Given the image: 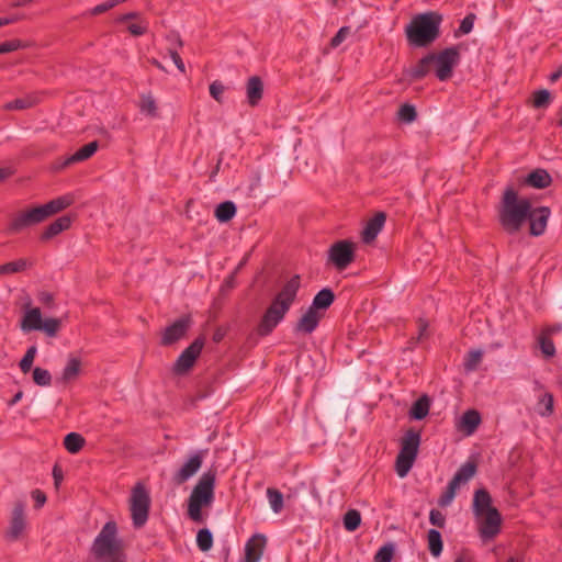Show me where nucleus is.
<instances>
[{"mask_svg":"<svg viewBox=\"0 0 562 562\" xmlns=\"http://www.w3.org/2000/svg\"><path fill=\"white\" fill-rule=\"evenodd\" d=\"M204 346L203 338H196L178 357L173 364V372L177 374L187 373L194 364Z\"/></svg>","mask_w":562,"mask_h":562,"instance_id":"nucleus-13","label":"nucleus"},{"mask_svg":"<svg viewBox=\"0 0 562 562\" xmlns=\"http://www.w3.org/2000/svg\"><path fill=\"white\" fill-rule=\"evenodd\" d=\"M483 358V351L481 349L470 350L463 360V367L465 372H473L477 369Z\"/></svg>","mask_w":562,"mask_h":562,"instance_id":"nucleus-38","label":"nucleus"},{"mask_svg":"<svg viewBox=\"0 0 562 562\" xmlns=\"http://www.w3.org/2000/svg\"><path fill=\"white\" fill-rule=\"evenodd\" d=\"M36 353H37L36 346L29 347L25 355L23 356V358L20 361V369L23 373H27L31 370Z\"/></svg>","mask_w":562,"mask_h":562,"instance_id":"nucleus-48","label":"nucleus"},{"mask_svg":"<svg viewBox=\"0 0 562 562\" xmlns=\"http://www.w3.org/2000/svg\"><path fill=\"white\" fill-rule=\"evenodd\" d=\"M60 319L49 317L43 319L40 330L44 331L48 337H55L60 328Z\"/></svg>","mask_w":562,"mask_h":562,"instance_id":"nucleus-46","label":"nucleus"},{"mask_svg":"<svg viewBox=\"0 0 562 562\" xmlns=\"http://www.w3.org/2000/svg\"><path fill=\"white\" fill-rule=\"evenodd\" d=\"M477 531L483 541L494 539L501 532L502 516L497 509L475 517Z\"/></svg>","mask_w":562,"mask_h":562,"instance_id":"nucleus-12","label":"nucleus"},{"mask_svg":"<svg viewBox=\"0 0 562 562\" xmlns=\"http://www.w3.org/2000/svg\"><path fill=\"white\" fill-rule=\"evenodd\" d=\"M525 183L536 189H543L551 183V176L544 169H536L525 178Z\"/></svg>","mask_w":562,"mask_h":562,"instance_id":"nucleus-26","label":"nucleus"},{"mask_svg":"<svg viewBox=\"0 0 562 562\" xmlns=\"http://www.w3.org/2000/svg\"><path fill=\"white\" fill-rule=\"evenodd\" d=\"M441 16L427 12L415 16L406 27L408 42L416 47H425L439 36Z\"/></svg>","mask_w":562,"mask_h":562,"instance_id":"nucleus-5","label":"nucleus"},{"mask_svg":"<svg viewBox=\"0 0 562 562\" xmlns=\"http://www.w3.org/2000/svg\"><path fill=\"white\" fill-rule=\"evenodd\" d=\"M420 434L414 429H408L400 440V452L396 457L394 469L396 474L403 479L413 468L419 446Z\"/></svg>","mask_w":562,"mask_h":562,"instance_id":"nucleus-6","label":"nucleus"},{"mask_svg":"<svg viewBox=\"0 0 562 562\" xmlns=\"http://www.w3.org/2000/svg\"><path fill=\"white\" fill-rule=\"evenodd\" d=\"M71 225V217L70 216H60L57 220H55L53 223H50L42 233L41 238L43 240H48L61 232L68 229Z\"/></svg>","mask_w":562,"mask_h":562,"instance_id":"nucleus-24","label":"nucleus"},{"mask_svg":"<svg viewBox=\"0 0 562 562\" xmlns=\"http://www.w3.org/2000/svg\"><path fill=\"white\" fill-rule=\"evenodd\" d=\"M429 408H430V401L427 396L424 395V396L419 397L413 404V406L409 411V416L413 419L420 420L428 415Z\"/></svg>","mask_w":562,"mask_h":562,"instance_id":"nucleus-32","label":"nucleus"},{"mask_svg":"<svg viewBox=\"0 0 562 562\" xmlns=\"http://www.w3.org/2000/svg\"><path fill=\"white\" fill-rule=\"evenodd\" d=\"M31 496H32V498L35 502V507L36 508L43 507L45 505L46 501H47L45 493L42 492L41 490L32 491Z\"/></svg>","mask_w":562,"mask_h":562,"instance_id":"nucleus-58","label":"nucleus"},{"mask_svg":"<svg viewBox=\"0 0 562 562\" xmlns=\"http://www.w3.org/2000/svg\"><path fill=\"white\" fill-rule=\"evenodd\" d=\"M246 94L248 103L251 106L257 105L259 101L262 99L263 83L258 76H252L248 79L246 83Z\"/></svg>","mask_w":562,"mask_h":562,"instance_id":"nucleus-23","label":"nucleus"},{"mask_svg":"<svg viewBox=\"0 0 562 562\" xmlns=\"http://www.w3.org/2000/svg\"><path fill=\"white\" fill-rule=\"evenodd\" d=\"M224 90H225V87L223 86L222 82H220L217 80L213 81L210 85V94L212 95V98H214L218 102L222 101V95L224 93Z\"/></svg>","mask_w":562,"mask_h":562,"instance_id":"nucleus-55","label":"nucleus"},{"mask_svg":"<svg viewBox=\"0 0 562 562\" xmlns=\"http://www.w3.org/2000/svg\"><path fill=\"white\" fill-rule=\"evenodd\" d=\"M429 521L437 527H443L445 525V516L441 512L437 509H431L429 514Z\"/></svg>","mask_w":562,"mask_h":562,"instance_id":"nucleus-57","label":"nucleus"},{"mask_svg":"<svg viewBox=\"0 0 562 562\" xmlns=\"http://www.w3.org/2000/svg\"><path fill=\"white\" fill-rule=\"evenodd\" d=\"M538 412L542 416H548L553 412V397L549 393H544L538 403Z\"/></svg>","mask_w":562,"mask_h":562,"instance_id":"nucleus-49","label":"nucleus"},{"mask_svg":"<svg viewBox=\"0 0 562 562\" xmlns=\"http://www.w3.org/2000/svg\"><path fill=\"white\" fill-rule=\"evenodd\" d=\"M436 66V76L446 81L452 76L453 68L459 64L460 55L456 47H449L439 54H430Z\"/></svg>","mask_w":562,"mask_h":562,"instance_id":"nucleus-11","label":"nucleus"},{"mask_svg":"<svg viewBox=\"0 0 562 562\" xmlns=\"http://www.w3.org/2000/svg\"><path fill=\"white\" fill-rule=\"evenodd\" d=\"M24 47L23 43L19 40H13L9 42H4L0 44V54H5L10 52H14Z\"/></svg>","mask_w":562,"mask_h":562,"instance_id":"nucleus-54","label":"nucleus"},{"mask_svg":"<svg viewBox=\"0 0 562 562\" xmlns=\"http://www.w3.org/2000/svg\"><path fill=\"white\" fill-rule=\"evenodd\" d=\"M91 554L97 562H125L123 546L117 537L114 521H108L91 546Z\"/></svg>","mask_w":562,"mask_h":562,"instance_id":"nucleus-3","label":"nucleus"},{"mask_svg":"<svg viewBox=\"0 0 562 562\" xmlns=\"http://www.w3.org/2000/svg\"><path fill=\"white\" fill-rule=\"evenodd\" d=\"M551 103V93L547 89H541L533 92L532 105L536 109L548 108Z\"/></svg>","mask_w":562,"mask_h":562,"instance_id":"nucleus-43","label":"nucleus"},{"mask_svg":"<svg viewBox=\"0 0 562 562\" xmlns=\"http://www.w3.org/2000/svg\"><path fill=\"white\" fill-rule=\"evenodd\" d=\"M81 370V361L76 357H69L63 373L61 379L66 382L75 380Z\"/></svg>","mask_w":562,"mask_h":562,"instance_id":"nucleus-34","label":"nucleus"},{"mask_svg":"<svg viewBox=\"0 0 562 562\" xmlns=\"http://www.w3.org/2000/svg\"><path fill=\"white\" fill-rule=\"evenodd\" d=\"M562 330V325H553L546 327L541 333L547 334L548 336H552Z\"/></svg>","mask_w":562,"mask_h":562,"instance_id":"nucleus-63","label":"nucleus"},{"mask_svg":"<svg viewBox=\"0 0 562 562\" xmlns=\"http://www.w3.org/2000/svg\"><path fill=\"white\" fill-rule=\"evenodd\" d=\"M480 424V413L475 409H469L462 415L459 427L465 430L467 435H472Z\"/></svg>","mask_w":562,"mask_h":562,"instance_id":"nucleus-27","label":"nucleus"},{"mask_svg":"<svg viewBox=\"0 0 562 562\" xmlns=\"http://www.w3.org/2000/svg\"><path fill=\"white\" fill-rule=\"evenodd\" d=\"M236 214V205L232 201L220 203L215 209V217L221 223L231 221Z\"/></svg>","mask_w":562,"mask_h":562,"instance_id":"nucleus-33","label":"nucleus"},{"mask_svg":"<svg viewBox=\"0 0 562 562\" xmlns=\"http://www.w3.org/2000/svg\"><path fill=\"white\" fill-rule=\"evenodd\" d=\"M432 65L431 55H427L422 58L414 67L409 70V76L413 79H422L424 78L430 70V66Z\"/></svg>","mask_w":562,"mask_h":562,"instance_id":"nucleus-35","label":"nucleus"},{"mask_svg":"<svg viewBox=\"0 0 562 562\" xmlns=\"http://www.w3.org/2000/svg\"><path fill=\"white\" fill-rule=\"evenodd\" d=\"M454 562H472V557L469 553H461Z\"/></svg>","mask_w":562,"mask_h":562,"instance_id":"nucleus-64","label":"nucleus"},{"mask_svg":"<svg viewBox=\"0 0 562 562\" xmlns=\"http://www.w3.org/2000/svg\"><path fill=\"white\" fill-rule=\"evenodd\" d=\"M27 528L26 506L24 502L18 501L14 503L10 513L8 527L4 531V538L10 542L18 541L25 536Z\"/></svg>","mask_w":562,"mask_h":562,"instance_id":"nucleus-8","label":"nucleus"},{"mask_svg":"<svg viewBox=\"0 0 562 562\" xmlns=\"http://www.w3.org/2000/svg\"><path fill=\"white\" fill-rule=\"evenodd\" d=\"M138 109L142 114L149 117L158 116V105L151 93H143L139 97Z\"/></svg>","mask_w":562,"mask_h":562,"instance_id":"nucleus-30","label":"nucleus"},{"mask_svg":"<svg viewBox=\"0 0 562 562\" xmlns=\"http://www.w3.org/2000/svg\"><path fill=\"white\" fill-rule=\"evenodd\" d=\"M491 509H496L492 505V497L485 490H477L473 496L472 510L474 517H480L483 514L490 513Z\"/></svg>","mask_w":562,"mask_h":562,"instance_id":"nucleus-22","label":"nucleus"},{"mask_svg":"<svg viewBox=\"0 0 562 562\" xmlns=\"http://www.w3.org/2000/svg\"><path fill=\"white\" fill-rule=\"evenodd\" d=\"M375 562H386V544H383L374 557Z\"/></svg>","mask_w":562,"mask_h":562,"instance_id":"nucleus-62","label":"nucleus"},{"mask_svg":"<svg viewBox=\"0 0 562 562\" xmlns=\"http://www.w3.org/2000/svg\"><path fill=\"white\" fill-rule=\"evenodd\" d=\"M473 24H474V15L473 14L467 15L460 23L459 32L461 34H469L473 29Z\"/></svg>","mask_w":562,"mask_h":562,"instance_id":"nucleus-56","label":"nucleus"},{"mask_svg":"<svg viewBox=\"0 0 562 562\" xmlns=\"http://www.w3.org/2000/svg\"><path fill=\"white\" fill-rule=\"evenodd\" d=\"M98 147L99 144L97 140L88 143L87 145L78 149L75 154L69 156L65 160L64 166H69L71 164L80 162L90 158L98 150Z\"/></svg>","mask_w":562,"mask_h":562,"instance_id":"nucleus-25","label":"nucleus"},{"mask_svg":"<svg viewBox=\"0 0 562 562\" xmlns=\"http://www.w3.org/2000/svg\"><path fill=\"white\" fill-rule=\"evenodd\" d=\"M267 496L269 499V504L271 506V509L278 514L283 508V495L281 492L274 488H268L267 490Z\"/></svg>","mask_w":562,"mask_h":562,"instance_id":"nucleus-44","label":"nucleus"},{"mask_svg":"<svg viewBox=\"0 0 562 562\" xmlns=\"http://www.w3.org/2000/svg\"><path fill=\"white\" fill-rule=\"evenodd\" d=\"M356 257V244L348 239L334 243L328 249V262L337 270L348 268Z\"/></svg>","mask_w":562,"mask_h":562,"instance_id":"nucleus-10","label":"nucleus"},{"mask_svg":"<svg viewBox=\"0 0 562 562\" xmlns=\"http://www.w3.org/2000/svg\"><path fill=\"white\" fill-rule=\"evenodd\" d=\"M202 465V456L196 452L192 454L183 465L175 473L173 480L177 484H182L192 477Z\"/></svg>","mask_w":562,"mask_h":562,"instance_id":"nucleus-17","label":"nucleus"},{"mask_svg":"<svg viewBox=\"0 0 562 562\" xmlns=\"http://www.w3.org/2000/svg\"><path fill=\"white\" fill-rule=\"evenodd\" d=\"M335 294L330 289H323L321 290L313 299L312 304L310 305V308H313L314 311L321 310H327L334 302Z\"/></svg>","mask_w":562,"mask_h":562,"instance_id":"nucleus-29","label":"nucleus"},{"mask_svg":"<svg viewBox=\"0 0 562 562\" xmlns=\"http://www.w3.org/2000/svg\"><path fill=\"white\" fill-rule=\"evenodd\" d=\"M538 344H539V347L541 349V352L550 358V357H553L555 355V347H554V344L553 341L551 340L550 336H548L547 334H543L541 333L538 337Z\"/></svg>","mask_w":562,"mask_h":562,"instance_id":"nucleus-45","label":"nucleus"},{"mask_svg":"<svg viewBox=\"0 0 562 562\" xmlns=\"http://www.w3.org/2000/svg\"><path fill=\"white\" fill-rule=\"evenodd\" d=\"M33 381L40 386H48L52 383V375L48 370L36 367L33 370Z\"/></svg>","mask_w":562,"mask_h":562,"instance_id":"nucleus-47","label":"nucleus"},{"mask_svg":"<svg viewBox=\"0 0 562 562\" xmlns=\"http://www.w3.org/2000/svg\"><path fill=\"white\" fill-rule=\"evenodd\" d=\"M300 286L301 282L299 276H293L283 284L260 321L258 326L259 335L267 336L271 334L278 324L284 318L296 299Z\"/></svg>","mask_w":562,"mask_h":562,"instance_id":"nucleus-1","label":"nucleus"},{"mask_svg":"<svg viewBox=\"0 0 562 562\" xmlns=\"http://www.w3.org/2000/svg\"><path fill=\"white\" fill-rule=\"evenodd\" d=\"M23 19H25L24 14H13V15H10V16L0 18V27L9 25V24L16 23L18 21H21Z\"/></svg>","mask_w":562,"mask_h":562,"instance_id":"nucleus-60","label":"nucleus"},{"mask_svg":"<svg viewBox=\"0 0 562 562\" xmlns=\"http://www.w3.org/2000/svg\"><path fill=\"white\" fill-rule=\"evenodd\" d=\"M150 496L144 484L137 483L131 493L130 510L135 528H142L148 520Z\"/></svg>","mask_w":562,"mask_h":562,"instance_id":"nucleus-7","label":"nucleus"},{"mask_svg":"<svg viewBox=\"0 0 562 562\" xmlns=\"http://www.w3.org/2000/svg\"><path fill=\"white\" fill-rule=\"evenodd\" d=\"M85 445V438L77 432L68 434L64 439V446L69 453L79 452Z\"/></svg>","mask_w":562,"mask_h":562,"instance_id":"nucleus-37","label":"nucleus"},{"mask_svg":"<svg viewBox=\"0 0 562 562\" xmlns=\"http://www.w3.org/2000/svg\"><path fill=\"white\" fill-rule=\"evenodd\" d=\"M38 102V99L34 94H26L22 98H18L13 101L7 102L2 105L4 111H23L34 106Z\"/></svg>","mask_w":562,"mask_h":562,"instance_id":"nucleus-28","label":"nucleus"},{"mask_svg":"<svg viewBox=\"0 0 562 562\" xmlns=\"http://www.w3.org/2000/svg\"><path fill=\"white\" fill-rule=\"evenodd\" d=\"M350 34V27L349 26H342L339 29V31L336 33V35L330 41V46L333 48L338 47Z\"/></svg>","mask_w":562,"mask_h":562,"instance_id":"nucleus-53","label":"nucleus"},{"mask_svg":"<svg viewBox=\"0 0 562 562\" xmlns=\"http://www.w3.org/2000/svg\"><path fill=\"white\" fill-rule=\"evenodd\" d=\"M43 323L42 313L38 307H32L30 304L25 306L20 327L24 333L40 330Z\"/></svg>","mask_w":562,"mask_h":562,"instance_id":"nucleus-20","label":"nucleus"},{"mask_svg":"<svg viewBox=\"0 0 562 562\" xmlns=\"http://www.w3.org/2000/svg\"><path fill=\"white\" fill-rule=\"evenodd\" d=\"M428 548L434 557H439L442 551L441 535L436 529H430L428 531Z\"/></svg>","mask_w":562,"mask_h":562,"instance_id":"nucleus-39","label":"nucleus"},{"mask_svg":"<svg viewBox=\"0 0 562 562\" xmlns=\"http://www.w3.org/2000/svg\"><path fill=\"white\" fill-rule=\"evenodd\" d=\"M128 32L134 36L144 35L148 30V23L146 21L139 20L138 22H133L127 25Z\"/></svg>","mask_w":562,"mask_h":562,"instance_id":"nucleus-52","label":"nucleus"},{"mask_svg":"<svg viewBox=\"0 0 562 562\" xmlns=\"http://www.w3.org/2000/svg\"><path fill=\"white\" fill-rule=\"evenodd\" d=\"M74 203V198L70 194L58 196L49 202L40 205V209L44 215V218L61 212Z\"/></svg>","mask_w":562,"mask_h":562,"instance_id":"nucleus-21","label":"nucleus"},{"mask_svg":"<svg viewBox=\"0 0 562 562\" xmlns=\"http://www.w3.org/2000/svg\"><path fill=\"white\" fill-rule=\"evenodd\" d=\"M196 546L202 552L211 550L213 546V536L207 528H203L198 531Z\"/></svg>","mask_w":562,"mask_h":562,"instance_id":"nucleus-40","label":"nucleus"},{"mask_svg":"<svg viewBox=\"0 0 562 562\" xmlns=\"http://www.w3.org/2000/svg\"><path fill=\"white\" fill-rule=\"evenodd\" d=\"M550 216V210L548 207L530 209L527 221L530 223V234L533 236H540L544 233L547 223Z\"/></svg>","mask_w":562,"mask_h":562,"instance_id":"nucleus-18","label":"nucleus"},{"mask_svg":"<svg viewBox=\"0 0 562 562\" xmlns=\"http://www.w3.org/2000/svg\"><path fill=\"white\" fill-rule=\"evenodd\" d=\"M139 18V13L137 12H130V13H126V14H122L120 16L116 18V22L117 23H124L128 20H132V19H138Z\"/></svg>","mask_w":562,"mask_h":562,"instance_id":"nucleus-61","label":"nucleus"},{"mask_svg":"<svg viewBox=\"0 0 562 562\" xmlns=\"http://www.w3.org/2000/svg\"><path fill=\"white\" fill-rule=\"evenodd\" d=\"M530 209L529 200L519 198L512 187H507L498 207L501 225L510 234L517 233L527 222Z\"/></svg>","mask_w":562,"mask_h":562,"instance_id":"nucleus-2","label":"nucleus"},{"mask_svg":"<svg viewBox=\"0 0 562 562\" xmlns=\"http://www.w3.org/2000/svg\"><path fill=\"white\" fill-rule=\"evenodd\" d=\"M44 215L38 206L19 211L10 216L7 225V233L15 235L24 232L25 229L44 222Z\"/></svg>","mask_w":562,"mask_h":562,"instance_id":"nucleus-9","label":"nucleus"},{"mask_svg":"<svg viewBox=\"0 0 562 562\" xmlns=\"http://www.w3.org/2000/svg\"><path fill=\"white\" fill-rule=\"evenodd\" d=\"M323 316V312L308 307L295 324L294 330L299 334L310 335L317 328Z\"/></svg>","mask_w":562,"mask_h":562,"instance_id":"nucleus-16","label":"nucleus"},{"mask_svg":"<svg viewBox=\"0 0 562 562\" xmlns=\"http://www.w3.org/2000/svg\"><path fill=\"white\" fill-rule=\"evenodd\" d=\"M475 472L476 465L473 462H467L457 471L451 482L460 487L468 483L474 476Z\"/></svg>","mask_w":562,"mask_h":562,"instance_id":"nucleus-31","label":"nucleus"},{"mask_svg":"<svg viewBox=\"0 0 562 562\" xmlns=\"http://www.w3.org/2000/svg\"><path fill=\"white\" fill-rule=\"evenodd\" d=\"M460 487L457 486L456 484H453L451 481L449 482L448 486H447V490L446 492L442 494L439 503L441 506H447L449 505L454 496H456V493L457 491L459 490Z\"/></svg>","mask_w":562,"mask_h":562,"instance_id":"nucleus-51","label":"nucleus"},{"mask_svg":"<svg viewBox=\"0 0 562 562\" xmlns=\"http://www.w3.org/2000/svg\"><path fill=\"white\" fill-rule=\"evenodd\" d=\"M386 221V215L384 212H378L372 218H370L362 232H361V240L364 245H372L376 239L378 235L382 232L384 224Z\"/></svg>","mask_w":562,"mask_h":562,"instance_id":"nucleus-14","label":"nucleus"},{"mask_svg":"<svg viewBox=\"0 0 562 562\" xmlns=\"http://www.w3.org/2000/svg\"><path fill=\"white\" fill-rule=\"evenodd\" d=\"M361 524V515L356 509H349L344 516V527L348 531H355Z\"/></svg>","mask_w":562,"mask_h":562,"instance_id":"nucleus-41","label":"nucleus"},{"mask_svg":"<svg viewBox=\"0 0 562 562\" xmlns=\"http://www.w3.org/2000/svg\"><path fill=\"white\" fill-rule=\"evenodd\" d=\"M266 546V537L263 535H254L245 546V560L244 562H259L263 548Z\"/></svg>","mask_w":562,"mask_h":562,"instance_id":"nucleus-19","label":"nucleus"},{"mask_svg":"<svg viewBox=\"0 0 562 562\" xmlns=\"http://www.w3.org/2000/svg\"><path fill=\"white\" fill-rule=\"evenodd\" d=\"M216 473L204 472L188 498V516L194 522H203L202 508L211 507L215 498Z\"/></svg>","mask_w":562,"mask_h":562,"instance_id":"nucleus-4","label":"nucleus"},{"mask_svg":"<svg viewBox=\"0 0 562 562\" xmlns=\"http://www.w3.org/2000/svg\"><path fill=\"white\" fill-rule=\"evenodd\" d=\"M190 327V318L181 317L168 326L161 337V345L170 346L184 337Z\"/></svg>","mask_w":562,"mask_h":562,"instance_id":"nucleus-15","label":"nucleus"},{"mask_svg":"<svg viewBox=\"0 0 562 562\" xmlns=\"http://www.w3.org/2000/svg\"><path fill=\"white\" fill-rule=\"evenodd\" d=\"M31 266L27 259L21 258L0 266V274H13L26 270Z\"/></svg>","mask_w":562,"mask_h":562,"instance_id":"nucleus-36","label":"nucleus"},{"mask_svg":"<svg viewBox=\"0 0 562 562\" xmlns=\"http://www.w3.org/2000/svg\"><path fill=\"white\" fill-rule=\"evenodd\" d=\"M126 0H108V1H105L103 3H100V4L95 5L94 8H92L89 11V13H90V15H98V14L104 13V12L113 9L117 4L123 3Z\"/></svg>","mask_w":562,"mask_h":562,"instance_id":"nucleus-50","label":"nucleus"},{"mask_svg":"<svg viewBox=\"0 0 562 562\" xmlns=\"http://www.w3.org/2000/svg\"><path fill=\"white\" fill-rule=\"evenodd\" d=\"M169 55L172 59V61L175 63L176 67L181 71V72H184L186 71V66H184V63L183 60L181 59L180 55L177 53V50L170 48L169 50Z\"/></svg>","mask_w":562,"mask_h":562,"instance_id":"nucleus-59","label":"nucleus"},{"mask_svg":"<svg viewBox=\"0 0 562 562\" xmlns=\"http://www.w3.org/2000/svg\"><path fill=\"white\" fill-rule=\"evenodd\" d=\"M397 120L402 123L409 124L416 120L417 113L416 109L412 104H403L397 114Z\"/></svg>","mask_w":562,"mask_h":562,"instance_id":"nucleus-42","label":"nucleus"}]
</instances>
